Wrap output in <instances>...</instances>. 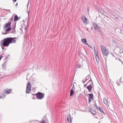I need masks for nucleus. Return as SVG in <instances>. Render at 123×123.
I'll use <instances>...</instances> for the list:
<instances>
[{
  "label": "nucleus",
  "instance_id": "4468645a",
  "mask_svg": "<svg viewBox=\"0 0 123 123\" xmlns=\"http://www.w3.org/2000/svg\"><path fill=\"white\" fill-rule=\"evenodd\" d=\"M20 17H18L17 15H15L14 19V21H18Z\"/></svg>",
  "mask_w": 123,
  "mask_h": 123
},
{
  "label": "nucleus",
  "instance_id": "6e6552de",
  "mask_svg": "<svg viewBox=\"0 0 123 123\" xmlns=\"http://www.w3.org/2000/svg\"><path fill=\"white\" fill-rule=\"evenodd\" d=\"M7 61H5L4 63L2 65V69L3 70H5L6 68V65L7 64Z\"/></svg>",
  "mask_w": 123,
  "mask_h": 123
},
{
  "label": "nucleus",
  "instance_id": "cd10ccee",
  "mask_svg": "<svg viewBox=\"0 0 123 123\" xmlns=\"http://www.w3.org/2000/svg\"><path fill=\"white\" fill-rule=\"evenodd\" d=\"M2 49H4V47H3L2 46Z\"/></svg>",
  "mask_w": 123,
  "mask_h": 123
},
{
  "label": "nucleus",
  "instance_id": "b1692460",
  "mask_svg": "<svg viewBox=\"0 0 123 123\" xmlns=\"http://www.w3.org/2000/svg\"><path fill=\"white\" fill-rule=\"evenodd\" d=\"M95 105V107L97 109H98V108H99V107H98L97 106V105Z\"/></svg>",
  "mask_w": 123,
  "mask_h": 123
},
{
  "label": "nucleus",
  "instance_id": "2f4dec72",
  "mask_svg": "<svg viewBox=\"0 0 123 123\" xmlns=\"http://www.w3.org/2000/svg\"><path fill=\"white\" fill-rule=\"evenodd\" d=\"M84 86H85H85H86V85H84Z\"/></svg>",
  "mask_w": 123,
  "mask_h": 123
},
{
  "label": "nucleus",
  "instance_id": "0eeeda50",
  "mask_svg": "<svg viewBox=\"0 0 123 123\" xmlns=\"http://www.w3.org/2000/svg\"><path fill=\"white\" fill-rule=\"evenodd\" d=\"M89 101L88 103L89 104H90L91 102V100L93 98V95L92 94H89Z\"/></svg>",
  "mask_w": 123,
  "mask_h": 123
},
{
  "label": "nucleus",
  "instance_id": "bb28decb",
  "mask_svg": "<svg viewBox=\"0 0 123 123\" xmlns=\"http://www.w3.org/2000/svg\"><path fill=\"white\" fill-rule=\"evenodd\" d=\"M42 123H45L44 121L43 120V121L42 122Z\"/></svg>",
  "mask_w": 123,
  "mask_h": 123
},
{
  "label": "nucleus",
  "instance_id": "f8f14e48",
  "mask_svg": "<svg viewBox=\"0 0 123 123\" xmlns=\"http://www.w3.org/2000/svg\"><path fill=\"white\" fill-rule=\"evenodd\" d=\"M87 88L88 89L89 92H91L92 91V86L90 84L87 87Z\"/></svg>",
  "mask_w": 123,
  "mask_h": 123
},
{
  "label": "nucleus",
  "instance_id": "393cba45",
  "mask_svg": "<svg viewBox=\"0 0 123 123\" xmlns=\"http://www.w3.org/2000/svg\"><path fill=\"white\" fill-rule=\"evenodd\" d=\"M4 10H6V11H9V12H10V10H9V9H8V10H7V9H4Z\"/></svg>",
  "mask_w": 123,
  "mask_h": 123
},
{
  "label": "nucleus",
  "instance_id": "9b49d317",
  "mask_svg": "<svg viewBox=\"0 0 123 123\" xmlns=\"http://www.w3.org/2000/svg\"><path fill=\"white\" fill-rule=\"evenodd\" d=\"M11 91L12 90L11 89L9 90L6 89L5 90H4V92L6 94H8L10 93Z\"/></svg>",
  "mask_w": 123,
  "mask_h": 123
},
{
  "label": "nucleus",
  "instance_id": "dca6fc26",
  "mask_svg": "<svg viewBox=\"0 0 123 123\" xmlns=\"http://www.w3.org/2000/svg\"><path fill=\"white\" fill-rule=\"evenodd\" d=\"M103 101L104 103L106 105H107L108 104V101L105 98L103 99Z\"/></svg>",
  "mask_w": 123,
  "mask_h": 123
},
{
  "label": "nucleus",
  "instance_id": "aec40b11",
  "mask_svg": "<svg viewBox=\"0 0 123 123\" xmlns=\"http://www.w3.org/2000/svg\"><path fill=\"white\" fill-rule=\"evenodd\" d=\"M31 76H30L29 74H28L27 76L26 79H27L28 81H29L30 79Z\"/></svg>",
  "mask_w": 123,
  "mask_h": 123
},
{
  "label": "nucleus",
  "instance_id": "9d476101",
  "mask_svg": "<svg viewBox=\"0 0 123 123\" xmlns=\"http://www.w3.org/2000/svg\"><path fill=\"white\" fill-rule=\"evenodd\" d=\"M93 25L94 27L97 30H99L100 29L99 27L97 25V24L95 23H93Z\"/></svg>",
  "mask_w": 123,
  "mask_h": 123
},
{
  "label": "nucleus",
  "instance_id": "ddd939ff",
  "mask_svg": "<svg viewBox=\"0 0 123 123\" xmlns=\"http://www.w3.org/2000/svg\"><path fill=\"white\" fill-rule=\"evenodd\" d=\"M81 41L82 43H84L85 44L88 45V44L86 43L87 41L86 39L85 38H83L81 40Z\"/></svg>",
  "mask_w": 123,
  "mask_h": 123
},
{
  "label": "nucleus",
  "instance_id": "4be33fe9",
  "mask_svg": "<svg viewBox=\"0 0 123 123\" xmlns=\"http://www.w3.org/2000/svg\"><path fill=\"white\" fill-rule=\"evenodd\" d=\"M98 109H99L100 111L102 113H103L104 112V111L103 109H101L100 107H99Z\"/></svg>",
  "mask_w": 123,
  "mask_h": 123
},
{
  "label": "nucleus",
  "instance_id": "39448f33",
  "mask_svg": "<svg viewBox=\"0 0 123 123\" xmlns=\"http://www.w3.org/2000/svg\"><path fill=\"white\" fill-rule=\"evenodd\" d=\"M31 92V85L30 82H29L27 84L26 92L27 93H29Z\"/></svg>",
  "mask_w": 123,
  "mask_h": 123
},
{
  "label": "nucleus",
  "instance_id": "a878e982",
  "mask_svg": "<svg viewBox=\"0 0 123 123\" xmlns=\"http://www.w3.org/2000/svg\"><path fill=\"white\" fill-rule=\"evenodd\" d=\"M27 11L28 12V14L29 15L30 11V8H29L28 11Z\"/></svg>",
  "mask_w": 123,
  "mask_h": 123
},
{
  "label": "nucleus",
  "instance_id": "a211bd4d",
  "mask_svg": "<svg viewBox=\"0 0 123 123\" xmlns=\"http://www.w3.org/2000/svg\"><path fill=\"white\" fill-rule=\"evenodd\" d=\"M73 88H72V89L71 90V92L70 93V96H72L74 94V90L73 89Z\"/></svg>",
  "mask_w": 123,
  "mask_h": 123
},
{
  "label": "nucleus",
  "instance_id": "7c9ffc66",
  "mask_svg": "<svg viewBox=\"0 0 123 123\" xmlns=\"http://www.w3.org/2000/svg\"><path fill=\"white\" fill-rule=\"evenodd\" d=\"M29 3V2H28V4ZM28 5L27 6V7H28Z\"/></svg>",
  "mask_w": 123,
  "mask_h": 123
},
{
  "label": "nucleus",
  "instance_id": "f257e3e1",
  "mask_svg": "<svg viewBox=\"0 0 123 123\" xmlns=\"http://www.w3.org/2000/svg\"><path fill=\"white\" fill-rule=\"evenodd\" d=\"M2 45L4 46H8L9 44L16 43V41L13 37H8L4 39L1 41Z\"/></svg>",
  "mask_w": 123,
  "mask_h": 123
},
{
  "label": "nucleus",
  "instance_id": "5701e85b",
  "mask_svg": "<svg viewBox=\"0 0 123 123\" xmlns=\"http://www.w3.org/2000/svg\"><path fill=\"white\" fill-rule=\"evenodd\" d=\"M2 96H3V97H4L5 96H4V95L3 94H2L1 96L0 95V98H2L3 97Z\"/></svg>",
  "mask_w": 123,
  "mask_h": 123
},
{
  "label": "nucleus",
  "instance_id": "c85d7f7f",
  "mask_svg": "<svg viewBox=\"0 0 123 123\" xmlns=\"http://www.w3.org/2000/svg\"><path fill=\"white\" fill-rule=\"evenodd\" d=\"M17 5H18V3H17L16 4V6H17Z\"/></svg>",
  "mask_w": 123,
  "mask_h": 123
},
{
  "label": "nucleus",
  "instance_id": "f03ea898",
  "mask_svg": "<svg viewBox=\"0 0 123 123\" xmlns=\"http://www.w3.org/2000/svg\"><path fill=\"white\" fill-rule=\"evenodd\" d=\"M100 47L101 48L102 53L104 56H107L109 52L107 49L104 46L101 45Z\"/></svg>",
  "mask_w": 123,
  "mask_h": 123
},
{
  "label": "nucleus",
  "instance_id": "f3484780",
  "mask_svg": "<svg viewBox=\"0 0 123 123\" xmlns=\"http://www.w3.org/2000/svg\"><path fill=\"white\" fill-rule=\"evenodd\" d=\"M67 120L68 123H71V119L70 115H69L67 117Z\"/></svg>",
  "mask_w": 123,
  "mask_h": 123
},
{
  "label": "nucleus",
  "instance_id": "2eb2a0df",
  "mask_svg": "<svg viewBox=\"0 0 123 123\" xmlns=\"http://www.w3.org/2000/svg\"><path fill=\"white\" fill-rule=\"evenodd\" d=\"M122 78H121L119 80H118L117 81V83L118 85H119L121 84L122 82Z\"/></svg>",
  "mask_w": 123,
  "mask_h": 123
},
{
  "label": "nucleus",
  "instance_id": "1a4fd4ad",
  "mask_svg": "<svg viewBox=\"0 0 123 123\" xmlns=\"http://www.w3.org/2000/svg\"><path fill=\"white\" fill-rule=\"evenodd\" d=\"M95 57L97 63H98L99 61V59L98 54L97 52H95Z\"/></svg>",
  "mask_w": 123,
  "mask_h": 123
},
{
  "label": "nucleus",
  "instance_id": "412c9836",
  "mask_svg": "<svg viewBox=\"0 0 123 123\" xmlns=\"http://www.w3.org/2000/svg\"><path fill=\"white\" fill-rule=\"evenodd\" d=\"M91 112L94 115H95L96 114V112L95 110H93L91 111Z\"/></svg>",
  "mask_w": 123,
  "mask_h": 123
},
{
  "label": "nucleus",
  "instance_id": "7ed1b4c3",
  "mask_svg": "<svg viewBox=\"0 0 123 123\" xmlns=\"http://www.w3.org/2000/svg\"><path fill=\"white\" fill-rule=\"evenodd\" d=\"M11 22H9L6 24H5V26L6 29L5 30V33L2 32V34H6L8 33L7 32L10 31L11 30Z\"/></svg>",
  "mask_w": 123,
  "mask_h": 123
},
{
  "label": "nucleus",
  "instance_id": "20e7f679",
  "mask_svg": "<svg viewBox=\"0 0 123 123\" xmlns=\"http://www.w3.org/2000/svg\"><path fill=\"white\" fill-rule=\"evenodd\" d=\"M37 98L39 99H43L44 96V94L41 92H39L35 94Z\"/></svg>",
  "mask_w": 123,
  "mask_h": 123
},
{
  "label": "nucleus",
  "instance_id": "c756f323",
  "mask_svg": "<svg viewBox=\"0 0 123 123\" xmlns=\"http://www.w3.org/2000/svg\"><path fill=\"white\" fill-rule=\"evenodd\" d=\"M17 0H14V2H16Z\"/></svg>",
  "mask_w": 123,
  "mask_h": 123
},
{
  "label": "nucleus",
  "instance_id": "423d86ee",
  "mask_svg": "<svg viewBox=\"0 0 123 123\" xmlns=\"http://www.w3.org/2000/svg\"><path fill=\"white\" fill-rule=\"evenodd\" d=\"M81 19L83 21L84 24L86 25L88 24V20L85 16H82L81 18Z\"/></svg>",
  "mask_w": 123,
  "mask_h": 123
},
{
  "label": "nucleus",
  "instance_id": "6ab92c4d",
  "mask_svg": "<svg viewBox=\"0 0 123 123\" xmlns=\"http://www.w3.org/2000/svg\"><path fill=\"white\" fill-rule=\"evenodd\" d=\"M15 25L14 26L13 28L12 29V33H14L15 32Z\"/></svg>",
  "mask_w": 123,
  "mask_h": 123
}]
</instances>
